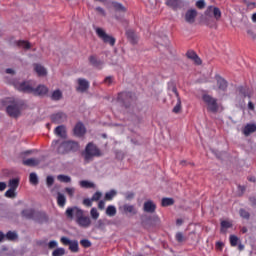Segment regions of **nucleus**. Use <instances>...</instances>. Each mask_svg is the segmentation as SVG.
Instances as JSON below:
<instances>
[{
	"label": "nucleus",
	"mask_w": 256,
	"mask_h": 256,
	"mask_svg": "<svg viewBox=\"0 0 256 256\" xmlns=\"http://www.w3.org/2000/svg\"><path fill=\"white\" fill-rule=\"evenodd\" d=\"M15 89L17 91H21L22 93H33L37 97H45L49 93V88L45 85H38L35 88L33 82L31 81H24V82H15L14 83Z\"/></svg>",
	"instance_id": "f257e3e1"
},
{
	"label": "nucleus",
	"mask_w": 256,
	"mask_h": 256,
	"mask_svg": "<svg viewBox=\"0 0 256 256\" xmlns=\"http://www.w3.org/2000/svg\"><path fill=\"white\" fill-rule=\"evenodd\" d=\"M65 214L68 219H73V216H75L76 223L79 227H83L84 229L91 227V218L85 216V212L81 208L77 206L69 207L66 209Z\"/></svg>",
	"instance_id": "f03ea898"
},
{
	"label": "nucleus",
	"mask_w": 256,
	"mask_h": 256,
	"mask_svg": "<svg viewBox=\"0 0 256 256\" xmlns=\"http://www.w3.org/2000/svg\"><path fill=\"white\" fill-rule=\"evenodd\" d=\"M85 163L93 161V157H101V150L93 143H88L84 152L82 153Z\"/></svg>",
	"instance_id": "7ed1b4c3"
},
{
	"label": "nucleus",
	"mask_w": 256,
	"mask_h": 256,
	"mask_svg": "<svg viewBox=\"0 0 256 256\" xmlns=\"http://www.w3.org/2000/svg\"><path fill=\"white\" fill-rule=\"evenodd\" d=\"M202 101L205 103L207 111L210 113H217V111H219V103H217V98H214L209 94H203Z\"/></svg>",
	"instance_id": "20e7f679"
},
{
	"label": "nucleus",
	"mask_w": 256,
	"mask_h": 256,
	"mask_svg": "<svg viewBox=\"0 0 256 256\" xmlns=\"http://www.w3.org/2000/svg\"><path fill=\"white\" fill-rule=\"evenodd\" d=\"M21 109H23V103L14 101L6 107V112L9 117L17 118L19 115H21Z\"/></svg>",
	"instance_id": "39448f33"
},
{
	"label": "nucleus",
	"mask_w": 256,
	"mask_h": 256,
	"mask_svg": "<svg viewBox=\"0 0 256 256\" xmlns=\"http://www.w3.org/2000/svg\"><path fill=\"white\" fill-rule=\"evenodd\" d=\"M95 32H96V35L99 37V39L103 41V43H108V45H110L111 47H115V43H116L115 37L107 34V32L103 30V28L97 27L95 28Z\"/></svg>",
	"instance_id": "423d86ee"
},
{
	"label": "nucleus",
	"mask_w": 256,
	"mask_h": 256,
	"mask_svg": "<svg viewBox=\"0 0 256 256\" xmlns=\"http://www.w3.org/2000/svg\"><path fill=\"white\" fill-rule=\"evenodd\" d=\"M51 146L53 150L56 149V153H58V155H67V153H69L66 141L59 144V140H53Z\"/></svg>",
	"instance_id": "0eeeda50"
},
{
	"label": "nucleus",
	"mask_w": 256,
	"mask_h": 256,
	"mask_svg": "<svg viewBox=\"0 0 256 256\" xmlns=\"http://www.w3.org/2000/svg\"><path fill=\"white\" fill-rule=\"evenodd\" d=\"M51 121L52 123L56 124L65 123V121H67V114L63 112H57L51 116Z\"/></svg>",
	"instance_id": "6e6552de"
},
{
	"label": "nucleus",
	"mask_w": 256,
	"mask_h": 256,
	"mask_svg": "<svg viewBox=\"0 0 256 256\" xmlns=\"http://www.w3.org/2000/svg\"><path fill=\"white\" fill-rule=\"evenodd\" d=\"M77 83L78 87L76 88V90L80 93H85V91L89 89V82L87 81V79L78 78Z\"/></svg>",
	"instance_id": "1a4fd4ad"
},
{
	"label": "nucleus",
	"mask_w": 256,
	"mask_h": 256,
	"mask_svg": "<svg viewBox=\"0 0 256 256\" xmlns=\"http://www.w3.org/2000/svg\"><path fill=\"white\" fill-rule=\"evenodd\" d=\"M196 18H197V10H195V9H190L185 14L186 23L193 24V23H195Z\"/></svg>",
	"instance_id": "9d476101"
},
{
	"label": "nucleus",
	"mask_w": 256,
	"mask_h": 256,
	"mask_svg": "<svg viewBox=\"0 0 256 256\" xmlns=\"http://www.w3.org/2000/svg\"><path fill=\"white\" fill-rule=\"evenodd\" d=\"M156 209L157 205L153 203V200H147L146 202H144L143 211L145 213H155Z\"/></svg>",
	"instance_id": "9b49d317"
},
{
	"label": "nucleus",
	"mask_w": 256,
	"mask_h": 256,
	"mask_svg": "<svg viewBox=\"0 0 256 256\" xmlns=\"http://www.w3.org/2000/svg\"><path fill=\"white\" fill-rule=\"evenodd\" d=\"M73 131H74V135H75L76 137H83V135H85V133H86L87 130L85 129V125H83V123L78 122V123L75 125Z\"/></svg>",
	"instance_id": "f8f14e48"
},
{
	"label": "nucleus",
	"mask_w": 256,
	"mask_h": 256,
	"mask_svg": "<svg viewBox=\"0 0 256 256\" xmlns=\"http://www.w3.org/2000/svg\"><path fill=\"white\" fill-rule=\"evenodd\" d=\"M126 36L130 43H132V45H137V43H139V36L137 35V33H135V31L127 30Z\"/></svg>",
	"instance_id": "ddd939ff"
},
{
	"label": "nucleus",
	"mask_w": 256,
	"mask_h": 256,
	"mask_svg": "<svg viewBox=\"0 0 256 256\" xmlns=\"http://www.w3.org/2000/svg\"><path fill=\"white\" fill-rule=\"evenodd\" d=\"M238 92L240 93V95L248 97V99H251V97H253V89L249 88L248 86L238 87Z\"/></svg>",
	"instance_id": "4468645a"
},
{
	"label": "nucleus",
	"mask_w": 256,
	"mask_h": 256,
	"mask_svg": "<svg viewBox=\"0 0 256 256\" xmlns=\"http://www.w3.org/2000/svg\"><path fill=\"white\" fill-rule=\"evenodd\" d=\"M120 211H123V213H129L130 215H137V208H135V205L131 204H124L120 207Z\"/></svg>",
	"instance_id": "2eb2a0df"
},
{
	"label": "nucleus",
	"mask_w": 256,
	"mask_h": 256,
	"mask_svg": "<svg viewBox=\"0 0 256 256\" xmlns=\"http://www.w3.org/2000/svg\"><path fill=\"white\" fill-rule=\"evenodd\" d=\"M186 57H188V59H191V61H193L195 63V65H201V63H202L199 55H197V53H195V51H193V50L188 51L186 53Z\"/></svg>",
	"instance_id": "dca6fc26"
},
{
	"label": "nucleus",
	"mask_w": 256,
	"mask_h": 256,
	"mask_svg": "<svg viewBox=\"0 0 256 256\" xmlns=\"http://www.w3.org/2000/svg\"><path fill=\"white\" fill-rule=\"evenodd\" d=\"M256 131V124H246L245 127L242 129V133L243 135H245V137H249V135H251V133H255Z\"/></svg>",
	"instance_id": "f3484780"
},
{
	"label": "nucleus",
	"mask_w": 256,
	"mask_h": 256,
	"mask_svg": "<svg viewBox=\"0 0 256 256\" xmlns=\"http://www.w3.org/2000/svg\"><path fill=\"white\" fill-rule=\"evenodd\" d=\"M132 94L131 92H121L118 94L117 101L119 103H127V101H131Z\"/></svg>",
	"instance_id": "a211bd4d"
},
{
	"label": "nucleus",
	"mask_w": 256,
	"mask_h": 256,
	"mask_svg": "<svg viewBox=\"0 0 256 256\" xmlns=\"http://www.w3.org/2000/svg\"><path fill=\"white\" fill-rule=\"evenodd\" d=\"M66 148L68 153H71V151L75 153V151L79 149V142L71 140L66 141Z\"/></svg>",
	"instance_id": "6ab92c4d"
},
{
	"label": "nucleus",
	"mask_w": 256,
	"mask_h": 256,
	"mask_svg": "<svg viewBox=\"0 0 256 256\" xmlns=\"http://www.w3.org/2000/svg\"><path fill=\"white\" fill-rule=\"evenodd\" d=\"M21 215H22V217H25V219H35L37 212H35V210L29 208V209L22 210Z\"/></svg>",
	"instance_id": "aec40b11"
},
{
	"label": "nucleus",
	"mask_w": 256,
	"mask_h": 256,
	"mask_svg": "<svg viewBox=\"0 0 256 256\" xmlns=\"http://www.w3.org/2000/svg\"><path fill=\"white\" fill-rule=\"evenodd\" d=\"M34 71L37 73L38 77H45V75H47V69L41 64H34Z\"/></svg>",
	"instance_id": "412c9836"
},
{
	"label": "nucleus",
	"mask_w": 256,
	"mask_h": 256,
	"mask_svg": "<svg viewBox=\"0 0 256 256\" xmlns=\"http://www.w3.org/2000/svg\"><path fill=\"white\" fill-rule=\"evenodd\" d=\"M216 80H217V86H218V88H219L221 91H227V87H228L227 80H225V79H224L223 77H221V76H217Z\"/></svg>",
	"instance_id": "4be33fe9"
},
{
	"label": "nucleus",
	"mask_w": 256,
	"mask_h": 256,
	"mask_svg": "<svg viewBox=\"0 0 256 256\" xmlns=\"http://www.w3.org/2000/svg\"><path fill=\"white\" fill-rule=\"evenodd\" d=\"M54 133L58 137H61V139H65L67 137V131H65V126L56 127Z\"/></svg>",
	"instance_id": "5701e85b"
},
{
	"label": "nucleus",
	"mask_w": 256,
	"mask_h": 256,
	"mask_svg": "<svg viewBox=\"0 0 256 256\" xmlns=\"http://www.w3.org/2000/svg\"><path fill=\"white\" fill-rule=\"evenodd\" d=\"M40 163L41 161L36 158H30L23 161V165H26V167H37Z\"/></svg>",
	"instance_id": "b1692460"
},
{
	"label": "nucleus",
	"mask_w": 256,
	"mask_h": 256,
	"mask_svg": "<svg viewBox=\"0 0 256 256\" xmlns=\"http://www.w3.org/2000/svg\"><path fill=\"white\" fill-rule=\"evenodd\" d=\"M67 203V198L65 197V194H62L61 192L57 193V205L59 207H65V204Z\"/></svg>",
	"instance_id": "393cba45"
},
{
	"label": "nucleus",
	"mask_w": 256,
	"mask_h": 256,
	"mask_svg": "<svg viewBox=\"0 0 256 256\" xmlns=\"http://www.w3.org/2000/svg\"><path fill=\"white\" fill-rule=\"evenodd\" d=\"M89 62L93 67H97L98 69H101L103 67V62L101 60H98L96 56H90Z\"/></svg>",
	"instance_id": "a878e982"
},
{
	"label": "nucleus",
	"mask_w": 256,
	"mask_h": 256,
	"mask_svg": "<svg viewBox=\"0 0 256 256\" xmlns=\"http://www.w3.org/2000/svg\"><path fill=\"white\" fill-rule=\"evenodd\" d=\"M167 7L171 9H179L181 7V0H166Z\"/></svg>",
	"instance_id": "bb28decb"
},
{
	"label": "nucleus",
	"mask_w": 256,
	"mask_h": 256,
	"mask_svg": "<svg viewBox=\"0 0 256 256\" xmlns=\"http://www.w3.org/2000/svg\"><path fill=\"white\" fill-rule=\"evenodd\" d=\"M51 99L52 101H61L63 99V92L59 89L54 90Z\"/></svg>",
	"instance_id": "cd10ccee"
},
{
	"label": "nucleus",
	"mask_w": 256,
	"mask_h": 256,
	"mask_svg": "<svg viewBox=\"0 0 256 256\" xmlns=\"http://www.w3.org/2000/svg\"><path fill=\"white\" fill-rule=\"evenodd\" d=\"M16 45L20 49H25L26 51L31 49V43H29V41H26V40L17 41Z\"/></svg>",
	"instance_id": "c85d7f7f"
},
{
	"label": "nucleus",
	"mask_w": 256,
	"mask_h": 256,
	"mask_svg": "<svg viewBox=\"0 0 256 256\" xmlns=\"http://www.w3.org/2000/svg\"><path fill=\"white\" fill-rule=\"evenodd\" d=\"M80 187L82 189H94L95 184L93 182L87 181V180H82L79 182Z\"/></svg>",
	"instance_id": "c756f323"
},
{
	"label": "nucleus",
	"mask_w": 256,
	"mask_h": 256,
	"mask_svg": "<svg viewBox=\"0 0 256 256\" xmlns=\"http://www.w3.org/2000/svg\"><path fill=\"white\" fill-rule=\"evenodd\" d=\"M18 235L17 232L15 231H8L5 235V239H7V241H16V239H18Z\"/></svg>",
	"instance_id": "7c9ffc66"
},
{
	"label": "nucleus",
	"mask_w": 256,
	"mask_h": 256,
	"mask_svg": "<svg viewBox=\"0 0 256 256\" xmlns=\"http://www.w3.org/2000/svg\"><path fill=\"white\" fill-rule=\"evenodd\" d=\"M69 249L72 253H78L79 252V242L77 240H73L69 244Z\"/></svg>",
	"instance_id": "2f4dec72"
},
{
	"label": "nucleus",
	"mask_w": 256,
	"mask_h": 256,
	"mask_svg": "<svg viewBox=\"0 0 256 256\" xmlns=\"http://www.w3.org/2000/svg\"><path fill=\"white\" fill-rule=\"evenodd\" d=\"M106 215H108V217H115V215H117V208L113 205L108 206L106 209Z\"/></svg>",
	"instance_id": "473e14b6"
},
{
	"label": "nucleus",
	"mask_w": 256,
	"mask_h": 256,
	"mask_svg": "<svg viewBox=\"0 0 256 256\" xmlns=\"http://www.w3.org/2000/svg\"><path fill=\"white\" fill-rule=\"evenodd\" d=\"M231 227H233V224L227 220H223L221 222V232L225 233L226 229H231Z\"/></svg>",
	"instance_id": "72a5a7b5"
},
{
	"label": "nucleus",
	"mask_w": 256,
	"mask_h": 256,
	"mask_svg": "<svg viewBox=\"0 0 256 256\" xmlns=\"http://www.w3.org/2000/svg\"><path fill=\"white\" fill-rule=\"evenodd\" d=\"M173 203H175V200H173V198H163L161 205L162 207H169L173 205Z\"/></svg>",
	"instance_id": "f704fd0d"
},
{
	"label": "nucleus",
	"mask_w": 256,
	"mask_h": 256,
	"mask_svg": "<svg viewBox=\"0 0 256 256\" xmlns=\"http://www.w3.org/2000/svg\"><path fill=\"white\" fill-rule=\"evenodd\" d=\"M29 180L32 185L39 184V178L37 177V174L35 172L30 173Z\"/></svg>",
	"instance_id": "c9c22d12"
},
{
	"label": "nucleus",
	"mask_w": 256,
	"mask_h": 256,
	"mask_svg": "<svg viewBox=\"0 0 256 256\" xmlns=\"http://www.w3.org/2000/svg\"><path fill=\"white\" fill-rule=\"evenodd\" d=\"M58 181L61 183H71V177L67 175L60 174L57 176Z\"/></svg>",
	"instance_id": "e433bc0d"
},
{
	"label": "nucleus",
	"mask_w": 256,
	"mask_h": 256,
	"mask_svg": "<svg viewBox=\"0 0 256 256\" xmlns=\"http://www.w3.org/2000/svg\"><path fill=\"white\" fill-rule=\"evenodd\" d=\"M10 189L16 190L19 187V178H14L9 181Z\"/></svg>",
	"instance_id": "4c0bfd02"
},
{
	"label": "nucleus",
	"mask_w": 256,
	"mask_h": 256,
	"mask_svg": "<svg viewBox=\"0 0 256 256\" xmlns=\"http://www.w3.org/2000/svg\"><path fill=\"white\" fill-rule=\"evenodd\" d=\"M115 195H117V191H115V190H111L109 192H106L105 200L106 201H111L113 199V197H115Z\"/></svg>",
	"instance_id": "58836bf2"
},
{
	"label": "nucleus",
	"mask_w": 256,
	"mask_h": 256,
	"mask_svg": "<svg viewBox=\"0 0 256 256\" xmlns=\"http://www.w3.org/2000/svg\"><path fill=\"white\" fill-rule=\"evenodd\" d=\"M212 17H214V19H216V21H219V19H221V9L215 7V9L213 10V13H212Z\"/></svg>",
	"instance_id": "ea45409f"
},
{
	"label": "nucleus",
	"mask_w": 256,
	"mask_h": 256,
	"mask_svg": "<svg viewBox=\"0 0 256 256\" xmlns=\"http://www.w3.org/2000/svg\"><path fill=\"white\" fill-rule=\"evenodd\" d=\"M230 245L231 247H237V243H239V237L235 235H230Z\"/></svg>",
	"instance_id": "a19ab883"
},
{
	"label": "nucleus",
	"mask_w": 256,
	"mask_h": 256,
	"mask_svg": "<svg viewBox=\"0 0 256 256\" xmlns=\"http://www.w3.org/2000/svg\"><path fill=\"white\" fill-rule=\"evenodd\" d=\"M63 255H65V248H56L52 252V256H63Z\"/></svg>",
	"instance_id": "79ce46f5"
},
{
	"label": "nucleus",
	"mask_w": 256,
	"mask_h": 256,
	"mask_svg": "<svg viewBox=\"0 0 256 256\" xmlns=\"http://www.w3.org/2000/svg\"><path fill=\"white\" fill-rule=\"evenodd\" d=\"M181 111V97L177 98V103L173 108V113H180Z\"/></svg>",
	"instance_id": "37998d69"
},
{
	"label": "nucleus",
	"mask_w": 256,
	"mask_h": 256,
	"mask_svg": "<svg viewBox=\"0 0 256 256\" xmlns=\"http://www.w3.org/2000/svg\"><path fill=\"white\" fill-rule=\"evenodd\" d=\"M90 215L91 218L94 219L95 221H97V219H99V211H97V208H92L90 210Z\"/></svg>",
	"instance_id": "c03bdc74"
},
{
	"label": "nucleus",
	"mask_w": 256,
	"mask_h": 256,
	"mask_svg": "<svg viewBox=\"0 0 256 256\" xmlns=\"http://www.w3.org/2000/svg\"><path fill=\"white\" fill-rule=\"evenodd\" d=\"M5 197H8L9 199H13L15 197V189L10 188L5 192Z\"/></svg>",
	"instance_id": "a18cd8bd"
},
{
	"label": "nucleus",
	"mask_w": 256,
	"mask_h": 256,
	"mask_svg": "<svg viewBox=\"0 0 256 256\" xmlns=\"http://www.w3.org/2000/svg\"><path fill=\"white\" fill-rule=\"evenodd\" d=\"M113 7L116 11H123V13H125V7L123 5H121V3H113Z\"/></svg>",
	"instance_id": "49530a36"
},
{
	"label": "nucleus",
	"mask_w": 256,
	"mask_h": 256,
	"mask_svg": "<svg viewBox=\"0 0 256 256\" xmlns=\"http://www.w3.org/2000/svg\"><path fill=\"white\" fill-rule=\"evenodd\" d=\"M215 9V6H208L206 11H205V15L207 17H213V10Z\"/></svg>",
	"instance_id": "de8ad7c7"
},
{
	"label": "nucleus",
	"mask_w": 256,
	"mask_h": 256,
	"mask_svg": "<svg viewBox=\"0 0 256 256\" xmlns=\"http://www.w3.org/2000/svg\"><path fill=\"white\" fill-rule=\"evenodd\" d=\"M54 183H55V178L53 176H47L46 178L47 187H52Z\"/></svg>",
	"instance_id": "09e8293b"
},
{
	"label": "nucleus",
	"mask_w": 256,
	"mask_h": 256,
	"mask_svg": "<svg viewBox=\"0 0 256 256\" xmlns=\"http://www.w3.org/2000/svg\"><path fill=\"white\" fill-rule=\"evenodd\" d=\"M169 91H172V93H174V95L176 96L177 99H179V92L177 91V87L173 84H171L169 86Z\"/></svg>",
	"instance_id": "8fccbe9b"
},
{
	"label": "nucleus",
	"mask_w": 256,
	"mask_h": 256,
	"mask_svg": "<svg viewBox=\"0 0 256 256\" xmlns=\"http://www.w3.org/2000/svg\"><path fill=\"white\" fill-rule=\"evenodd\" d=\"M239 213L243 219H249L250 217V214L245 209H240Z\"/></svg>",
	"instance_id": "3c124183"
},
{
	"label": "nucleus",
	"mask_w": 256,
	"mask_h": 256,
	"mask_svg": "<svg viewBox=\"0 0 256 256\" xmlns=\"http://www.w3.org/2000/svg\"><path fill=\"white\" fill-rule=\"evenodd\" d=\"M101 197H103V194L101 192H95L91 198L92 202L99 201V199H101Z\"/></svg>",
	"instance_id": "603ef678"
},
{
	"label": "nucleus",
	"mask_w": 256,
	"mask_h": 256,
	"mask_svg": "<svg viewBox=\"0 0 256 256\" xmlns=\"http://www.w3.org/2000/svg\"><path fill=\"white\" fill-rule=\"evenodd\" d=\"M80 245H82V247L89 248L91 247V241L83 239L80 241Z\"/></svg>",
	"instance_id": "864d4df0"
},
{
	"label": "nucleus",
	"mask_w": 256,
	"mask_h": 256,
	"mask_svg": "<svg viewBox=\"0 0 256 256\" xmlns=\"http://www.w3.org/2000/svg\"><path fill=\"white\" fill-rule=\"evenodd\" d=\"M197 9H205V0H198L196 2Z\"/></svg>",
	"instance_id": "5fc2aeb1"
},
{
	"label": "nucleus",
	"mask_w": 256,
	"mask_h": 256,
	"mask_svg": "<svg viewBox=\"0 0 256 256\" xmlns=\"http://www.w3.org/2000/svg\"><path fill=\"white\" fill-rule=\"evenodd\" d=\"M83 205H85V207H91L93 205V200L92 198L89 199V198H85L83 200Z\"/></svg>",
	"instance_id": "6e6d98bb"
},
{
	"label": "nucleus",
	"mask_w": 256,
	"mask_h": 256,
	"mask_svg": "<svg viewBox=\"0 0 256 256\" xmlns=\"http://www.w3.org/2000/svg\"><path fill=\"white\" fill-rule=\"evenodd\" d=\"M184 239H185V237L183 236V233L178 232L176 234V241H178V243H183Z\"/></svg>",
	"instance_id": "4d7b16f0"
},
{
	"label": "nucleus",
	"mask_w": 256,
	"mask_h": 256,
	"mask_svg": "<svg viewBox=\"0 0 256 256\" xmlns=\"http://www.w3.org/2000/svg\"><path fill=\"white\" fill-rule=\"evenodd\" d=\"M57 245H59L57 243V241L55 240H51L49 243H48V249H55L57 247Z\"/></svg>",
	"instance_id": "13d9d810"
},
{
	"label": "nucleus",
	"mask_w": 256,
	"mask_h": 256,
	"mask_svg": "<svg viewBox=\"0 0 256 256\" xmlns=\"http://www.w3.org/2000/svg\"><path fill=\"white\" fill-rule=\"evenodd\" d=\"M60 241H61V243H62L63 245H70V243H71L73 240H70V239L67 238V237H62V238L60 239Z\"/></svg>",
	"instance_id": "bf43d9fd"
},
{
	"label": "nucleus",
	"mask_w": 256,
	"mask_h": 256,
	"mask_svg": "<svg viewBox=\"0 0 256 256\" xmlns=\"http://www.w3.org/2000/svg\"><path fill=\"white\" fill-rule=\"evenodd\" d=\"M65 192H66L70 197H73V195H75V188H65Z\"/></svg>",
	"instance_id": "052dcab7"
},
{
	"label": "nucleus",
	"mask_w": 256,
	"mask_h": 256,
	"mask_svg": "<svg viewBox=\"0 0 256 256\" xmlns=\"http://www.w3.org/2000/svg\"><path fill=\"white\" fill-rule=\"evenodd\" d=\"M104 83L106 85H111V83H113V77L112 76H107L105 79H104Z\"/></svg>",
	"instance_id": "680f3d73"
},
{
	"label": "nucleus",
	"mask_w": 256,
	"mask_h": 256,
	"mask_svg": "<svg viewBox=\"0 0 256 256\" xmlns=\"http://www.w3.org/2000/svg\"><path fill=\"white\" fill-rule=\"evenodd\" d=\"M133 197H135V194L132 192H128L125 194V199H127V201H131V199H133Z\"/></svg>",
	"instance_id": "e2e57ef3"
},
{
	"label": "nucleus",
	"mask_w": 256,
	"mask_h": 256,
	"mask_svg": "<svg viewBox=\"0 0 256 256\" xmlns=\"http://www.w3.org/2000/svg\"><path fill=\"white\" fill-rule=\"evenodd\" d=\"M223 247H225V244L223 242H221V241L216 242V249L221 251L223 249Z\"/></svg>",
	"instance_id": "0e129e2a"
},
{
	"label": "nucleus",
	"mask_w": 256,
	"mask_h": 256,
	"mask_svg": "<svg viewBox=\"0 0 256 256\" xmlns=\"http://www.w3.org/2000/svg\"><path fill=\"white\" fill-rule=\"evenodd\" d=\"M98 209H100V211H103V209H105V201L104 200L99 201Z\"/></svg>",
	"instance_id": "69168bd1"
},
{
	"label": "nucleus",
	"mask_w": 256,
	"mask_h": 256,
	"mask_svg": "<svg viewBox=\"0 0 256 256\" xmlns=\"http://www.w3.org/2000/svg\"><path fill=\"white\" fill-rule=\"evenodd\" d=\"M96 11L98 13H100V15H102L103 17H105L106 13H105V10L101 7H96Z\"/></svg>",
	"instance_id": "338daca9"
},
{
	"label": "nucleus",
	"mask_w": 256,
	"mask_h": 256,
	"mask_svg": "<svg viewBox=\"0 0 256 256\" xmlns=\"http://www.w3.org/2000/svg\"><path fill=\"white\" fill-rule=\"evenodd\" d=\"M248 109H249V111H255V104H253V102L249 101L248 102Z\"/></svg>",
	"instance_id": "774afa93"
}]
</instances>
